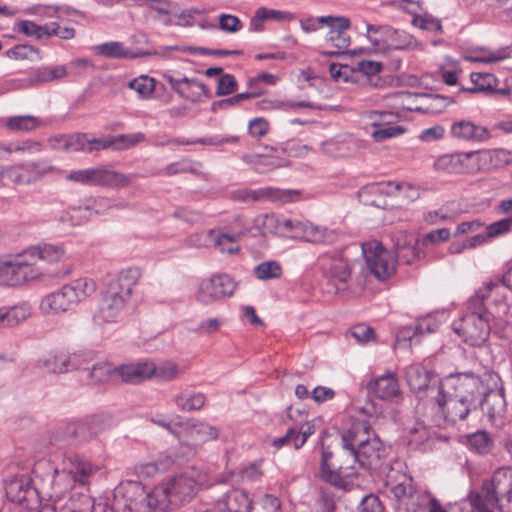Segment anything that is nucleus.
Segmentation results:
<instances>
[{"label": "nucleus", "mask_w": 512, "mask_h": 512, "mask_svg": "<svg viewBox=\"0 0 512 512\" xmlns=\"http://www.w3.org/2000/svg\"><path fill=\"white\" fill-rule=\"evenodd\" d=\"M98 471V466L78 454L64 457L54 469L46 492L56 512H108L107 504L95 503L87 493V485Z\"/></svg>", "instance_id": "obj_1"}, {"label": "nucleus", "mask_w": 512, "mask_h": 512, "mask_svg": "<svg viewBox=\"0 0 512 512\" xmlns=\"http://www.w3.org/2000/svg\"><path fill=\"white\" fill-rule=\"evenodd\" d=\"M508 313L503 287L487 283L470 298L465 313L453 322V330L467 345L479 347L488 340L492 321L502 322Z\"/></svg>", "instance_id": "obj_2"}, {"label": "nucleus", "mask_w": 512, "mask_h": 512, "mask_svg": "<svg viewBox=\"0 0 512 512\" xmlns=\"http://www.w3.org/2000/svg\"><path fill=\"white\" fill-rule=\"evenodd\" d=\"M480 386V379L472 374L450 375L431 390L432 401L446 421L456 423L470 413Z\"/></svg>", "instance_id": "obj_3"}, {"label": "nucleus", "mask_w": 512, "mask_h": 512, "mask_svg": "<svg viewBox=\"0 0 512 512\" xmlns=\"http://www.w3.org/2000/svg\"><path fill=\"white\" fill-rule=\"evenodd\" d=\"M141 272L137 268L122 270L108 284L105 294L92 316V322L97 327L117 323L123 318V312L128 303L133 288L138 283Z\"/></svg>", "instance_id": "obj_4"}, {"label": "nucleus", "mask_w": 512, "mask_h": 512, "mask_svg": "<svg viewBox=\"0 0 512 512\" xmlns=\"http://www.w3.org/2000/svg\"><path fill=\"white\" fill-rule=\"evenodd\" d=\"M201 474L191 468L162 479L152 490L157 512L176 510L193 500L198 492Z\"/></svg>", "instance_id": "obj_5"}, {"label": "nucleus", "mask_w": 512, "mask_h": 512, "mask_svg": "<svg viewBox=\"0 0 512 512\" xmlns=\"http://www.w3.org/2000/svg\"><path fill=\"white\" fill-rule=\"evenodd\" d=\"M341 441L355 449L359 467L376 470L382 466L387 449L366 420H356L341 433Z\"/></svg>", "instance_id": "obj_6"}, {"label": "nucleus", "mask_w": 512, "mask_h": 512, "mask_svg": "<svg viewBox=\"0 0 512 512\" xmlns=\"http://www.w3.org/2000/svg\"><path fill=\"white\" fill-rule=\"evenodd\" d=\"M359 458L355 449L342 441V449L336 454L326 449L322 450L320 475L322 480L331 485L346 490L350 478L356 475Z\"/></svg>", "instance_id": "obj_7"}, {"label": "nucleus", "mask_w": 512, "mask_h": 512, "mask_svg": "<svg viewBox=\"0 0 512 512\" xmlns=\"http://www.w3.org/2000/svg\"><path fill=\"white\" fill-rule=\"evenodd\" d=\"M386 485L390 486L395 509L398 512H421L423 507L431 501V494L419 488L410 475L391 469Z\"/></svg>", "instance_id": "obj_8"}, {"label": "nucleus", "mask_w": 512, "mask_h": 512, "mask_svg": "<svg viewBox=\"0 0 512 512\" xmlns=\"http://www.w3.org/2000/svg\"><path fill=\"white\" fill-rule=\"evenodd\" d=\"M108 512H157L152 501V490L137 481L120 483L113 492L111 503L106 502Z\"/></svg>", "instance_id": "obj_9"}, {"label": "nucleus", "mask_w": 512, "mask_h": 512, "mask_svg": "<svg viewBox=\"0 0 512 512\" xmlns=\"http://www.w3.org/2000/svg\"><path fill=\"white\" fill-rule=\"evenodd\" d=\"M42 272L25 252L11 259H0V286L17 287L40 278Z\"/></svg>", "instance_id": "obj_10"}, {"label": "nucleus", "mask_w": 512, "mask_h": 512, "mask_svg": "<svg viewBox=\"0 0 512 512\" xmlns=\"http://www.w3.org/2000/svg\"><path fill=\"white\" fill-rule=\"evenodd\" d=\"M316 267L336 287L337 291L345 290L346 284L351 277L352 267L340 251H330L321 254L317 258Z\"/></svg>", "instance_id": "obj_11"}, {"label": "nucleus", "mask_w": 512, "mask_h": 512, "mask_svg": "<svg viewBox=\"0 0 512 512\" xmlns=\"http://www.w3.org/2000/svg\"><path fill=\"white\" fill-rule=\"evenodd\" d=\"M362 253L370 272L378 280H386L396 269V258L381 242L371 240L362 244Z\"/></svg>", "instance_id": "obj_12"}, {"label": "nucleus", "mask_w": 512, "mask_h": 512, "mask_svg": "<svg viewBox=\"0 0 512 512\" xmlns=\"http://www.w3.org/2000/svg\"><path fill=\"white\" fill-rule=\"evenodd\" d=\"M230 197L232 200L241 203L272 201L284 204L297 201L300 198V191L273 187L240 188L232 191Z\"/></svg>", "instance_id": "obj_13"}, {"label": "nucleus", "mask_w": 512, "mask_h": 512, "mask_svg": "<svg viewBox=\"0 0 512 512\" xmlns=\"http://www.w3.org/2000/svg\"><path fill=\"white\" fill-rule=\"evenodd\" d=\"M396 191H408L410 192L408 196L412 199L419 196L418 190L409 183L381 182L371 183L363 186L358 191V197L360 201L365 205L384 208L386 206L385 197Z\"/></svg>", "instance_id": "obj_14"}, {"label": "nucleus", "mask_w": 512, "mask_h": 512, "mask_svg": "<svg viewBox=\"0 0 512 512\" xmlns=\"http://www.w3.org/2000/svg\"><path fill=\"white\" fill-rule=\"evenodd\" d=\"M235 289L236 283L232 277L227 274H215L200 282L197 299L205 305L220 302L231 297Z\"/></svg>", "instance_id": "obj_15"}, {"label": "nucleus", "mask_w": 512, "mask_h": 512, "mask_svg": "<svg viewBox=\"0 0 512 512\" xmlns=\"http://www.w3.org/2000/svg\"><path fill=\"white\" fill-rule=\"evenodd\" d=\"M484 490L495 499L499 510L512 509V469L500 468L489 480L483 481Z\"/></svg>", "instance_id": "obj_16"}, {"label": "nucleus", "mask_w": 512, "mask_h": 512, "mask_svg": "<svg viewBox=\"0 0 512 512\" xmlns=\"http://www.w3.org/2000/svg\"><path fill=\"white\" fill-rule=\"evenodd\" d=\"M285 234L292 239L303 240L311 243H326L333 240L334 233L328 229L313 225L308 221L283 218L281 222Z\"/></svg>", "instance_id": "obj_17"}, {"label": "nucleus", "mask_w": 512, "mask_h": 512, "mask_svg": "<svg viewBox=\"0 0 512 512\" xmlns=\"http://www.w3.org/2000/svg\"><path fill=\"white\" fill-rule=\"evenodd\" d=\"M53 166L46 160L31 161L13 165L6 170L7 178L18 185H30L53 171Z\"/></svg>", "instance_id": "obj_18"}, {"label": "nucleus", "mask_w": 512, "mask_h": 512, "mask_svg": "<svg viewBox=\"0 0 512 512\" xmlns=\"http://www.w3.org/2000/svg\"><path fill=\"white\" fill-rule=\"evenodd\" d=\"M181 437L186 438V444L191 453L195 452V448L208 441L218 438L219 430L217 427L209 425L205 422H199L193 419L187 420L180 425Z\"/></svg>", "instance_id": "obj_19"}, {"label": "nucleus", "mask_w": 512, "mask_h": 512, "mask_svg": "<svg viewBox=\"0 0 512 512\" xmlns=\"http://www.w3.org/2000/svg\"><path fill=\"white\" fill-rule=\"evenodd\" d=\"M450 136L463 142L483 143L491 139V131L469 119H458L451 123Z\"/></svg>", "instance_id": "obj_20"}, {"label": "nucleus", "mask_w": 512, "mask_h": 512, "mask_svg": "<svg viewBox=\"0 0 512 512\" xmlns=\"http://www.w3.org/2000/svg\"><path fill=\"white\" fill-rule=\"evenodd\" d=\"M366 31L369 41L380 50H403L409 46V43H397L395 40L400 33L388 25L367 24Z\"/></svg>", "instance_id": "obj_21"}, {"label": "nucleus", "mask_w": 512, "mask_h": 512, "mask_svg": "<svg viewBox=\"0 0 512 512\" xmlns=\"http://www.w3.org/2000/svg\"><path fill=\"white\" fill-rule=\"evenodd\" d=\"M398 259L405 264H412L421 258L419 239L406 231L395 232L392 236Z\"/></svg>", "instance_id": "obj_22"}, {"label": "nucleus", "mask_w": 512, "mask_h": 512, "mask_svg": "<svg viewBox=\"0 0 512 512\" xmlns=\"http://www.w3.org/2000/svg\"><path fill=\"white\" fill-rule=\"evenodd\" d=\"M238 141V137L236 136H229V137H205V138H198L195 140H188L182 137H170L169 135L165 133H157L151 136L150 143L151 145L155 147H166L170 145H194V144H201V145H222L225 143H235Z\"/></svg>", "instance_id": "obj_23"}, {"label": "nucleus", "mask_w": 512, "mask_h": 512, "mask_svg": "<svg viewBox=\"0 0 512 512\" xmlns=\"http://www.w3.org/2000/svg\"><path fill=\"white\" fill-rule=\"evenodd\" d=\"M164 80L182 98L196 101L202 94L208 95V87L195 78H175L170 73L163 74Z\"/></svg>", "instance_id": "obj_24"}, {"label": "nucleus", "mask_w": 512, "mask_h": 512, "mask_svg": "<svg viewBox=\"0 0 512 512\" xmlns=\"http://www.w3.org/2000/svg\"><path fill=\"white\" fill-rule=\"evenodd\" d=\"M68 75L65 65L42 66L36 69L30 76L23 80H13L15 88H27L43 83L60 80Z\"/></svg>", "instance_id": "obj_25"}, {"label": "nucleus", "mask_w": 512, "mask_h": 512, "mask_svg": "<svg viewBox=\"0 0 512 512\" xmlns=\"http://www.w3.org/2000/svg\"><path fill=\"white\" fill-rule=\"evenodd\" d=\"M330 28L327 34V41H329L337 51L325 52L324 55L333 56L343 52L350 45V36L347 30L350 27V20L347 17L333 16V20L329 22Z\"/></svg>", "instance_id": "obj_26"}, {"label": "nucleus", "mask_w": 512, "mask_h": 512, "mask_svg": "<svg viewBox=\"0 0 512 512\" xmlns=\"http://www.w3.org/2000/svg\"><path fill=\"white\" fill-rule=\"evenodd\" d=\"M152 361L122 364L114 369L116 377L129 384H138L152 378Z\"/></svg>", "instance_id": "obj_27"}, {"label": "nucleus", "mask_w": 512, "mask_h": 512, "mask_svg": "<svg viewBox=\"0 0 512 512\" xmlns=\"http://www.w3.org/2000/svg\"><path fill=\"white\" fill-rule=\"evenodd\" d=\"M252 501L246 491L231 489L214 503L219 512H250Z\"/></svg>", "instance_id": "obj_28"}, {"label": "nucleus", "mask_w": 512, "mask_h": 512, "mask_svg": "<svg viewBox=\"0 0 512 512\" xmlns=\"http://www.w3.org/2000/svg\"><path fill=\"white\" fill-rule=\"evenodd\" d=\"M72 308L74 306L64 285L60 289L45 295L39 304V310L44 315H58Z\"/></svg>", "instance_id": "obj_29"}, {"label": "nucleus", "mask_w": 512, "mask_h": 512, "mask_svg": "<svg viewBox=\"0 0 512 512\" xmlns=\"http://www.w3.org/2000/svg\"><path fill=\"white\" fill-rule=\"evenodd\" d=\"M104 430V423L99 417H91L67 426V434L78 442H86Z\"/></svg>", "instance_id": "obj_30"}, {"label": "nucleus", "mask_w": 512, "mask_h": 512, "mask_svg": "<svg viewBox=\"0 0 512 512\" xmlns=\"http://www.w3.org/2000/svg\"><path fill=\"white\" fill-rule=\"evenodd\" d=\"M490 493L484 490L482 483L480 490L470 492L460 503V512H495L497 506Z\"/></svg>", "instance_id": "obj_31"}, {"label": "nucleus", "mask_w": 512, "mask_h": 512, "mask_svg": "<svg viewBox=\"0 0 512 512\" xmlns=\"http://www.w3.org/2000/svg\"><path fill=\"white\" fill-rule=\"evenodd\" d=\"M367 389L381 400H392L401 394L395 374L387 373L367 384Z\"/></svg>", "instance_id": "obj_32"}, {"label": "nucleus", "mask_w": 512, "mask_h": 512, "mask_svg": "<svg viewBox=\"0 0 512 512\" xmlns=\"http://www.w3.org/2000/svg\"><path fill=\"white\" fill-rule=\"evenodd\" d=\"M437 329L438 323L431 317H425L415 325L402 327L397 334L396 341L397 343L408 341L410 345L418 344L420 336L435 332Z\"/></svg>", "instance_id": "obj_33"}, {"label": "nucleus", "mask_w": 512, "mask_h": 512, "mask_svg": "<svg viewBox=\"0 0 512 512\" xmlns=\"http://www.w3.org/2000/svg\"><path fill=\"white\" fill-rule=\"evenodd\" d=\"M405 374L411 390L415 392L427 390L432 400V396L435 395V393H432L431 390L437 389V386H430L431 379L434 375L431 370L420 364H412L407 367Z\"/></svg>", "instance_id": "obj_34"}, {"label": "nucleus", "mask_w": 512, "mask_h": 512, "mask_svg": "<svg viewBox=\"0 0 512 512\" xmlns=\"http://www.w3.org/2000/svg\"><path fill=\"white\" fill-rule=\"evenodd\" d=\"M64 286L74 307L93 296L97 291L96 282L87 277L75 279Z\"/></svg>", "instance_id": "obj_35"}, {"label": "nucleus", "mask_w": 512, "mask_h": 512, "mask_svg": "<svg viewBox=\"0 0 512 512\" xmlns=\"http://www.w3.org/2000/svg\"><path fill=\"white\" fill-rule=\"evenodd\" d=\"M131 176L107 169L104 166L94 167L93 186L121 188L129 185Z\"/></svg>", "instance_id": "obj_36"}, {"label": "nucleus", "mask_w": 512, "mask_h": 512, "mask_svg": "<svg viewBox=\"0 0 512 512\" xmlns=\"http://www.w3.org/2000/svg\"><path fill=\"white\" fill-rule=\"evenodd\" d=\"M5 491L7 498L16 503L26 502L35 494L29 481L23 477L9 480L5 485Z\"/></svg>", "instance_id": "obj_37"}, {"label": "nucleus", "mask_w": 512, "mask_h": 512, "mask_svg": "<svg viewBox=\"0 0 512 512\" xmlns=\"http://www.w3.org/2000/svg\"><path fill=\"white\" fill-rule=\"evenodd\" d=\"M204 394L189 389H184L172 398L174 405L183 412L200 410L205 404Z\"/></svg>", "instance_id": "obj_38"}, {"label": "nucleus", "mask_w": 512, "mask_h": 512, "mask_svg": "<svg viewBox=\"0 0 512 512\" xmlns=\"http://www.w3.org/2000/svg\"><path fill=\"white\" fill-rule=\"evenodd\" d=\"M25 254L33 263L37 259L54 263L63 258L64 249L61 246L44 243L28 248Z\"/></svg>", "instance_id": "obj_39"}, {"label": "nucleus", "mask_w": 512, "mask_h": 512, "mask_svg": "<svg viewBox=\"0 0 512 512\" xmlns=\"http://www.w3.org/2000/svg\"><path fill=\"white\" fill-rule=\"evenodd\" d=\"M174 463L168 455H160L156 460L142 462L135 466V472L140 478H153L159 473L167 471Z\"/></svg>", "instance_id": "obj_40"}, {"label": "nucleus", "mask_w": 512, "mask_h": 512, "mask_svg": "<svg viewBox=\"0 0 512 512\" xmlns=\"http://www.w3.org/2000/svg\"><path fill=\"white\" fill-rule=\"evenodd\" d=\"M6 328H14L29 319L32 315V307L27 302H21L14 306H3Z\"/></svg>", "instance_id": "obj_41"}, {"label": "nucleus", "mask_w": 512, "mask_h": 512, "mask_svg": "<svg viewBox=\"0 0 512 512\" xmlns=\"http://www.w3.org/2000/svg\"><path fill=\"white\" fill-rule=\"evenodd\" d=\"M67 362L68 352L52 351L39 360V365L49 373L63 374L68 373Z\"/></svg>", "instance_id": "obj_42"}, {"label": "nucleus", "mask_w": 512, "mask_h": 512, "mask_svg": "<svg viewBox=\"0 0 512 512\" xmlns=\"http://www.w3.org/2000/svg\"><path fill=\"white\" fill-rule=\"evenodd\" d=\"M485 151L461 152L462 173L488 172Z\"/></svg>", "instance_id": "obj_43"}, {"label": "nucleus", "mask_w": 512, "mask_h": 512, "mask_svg": "<svg viewBox=\"0 0 512 512\" xmlns=\"http://www.w3.org/2000/svg\"><path fill=\"white\" fill-rule=\"evenodd\" d=\"M91 50L95 55L105 58L127 59L135 57V55L130 53L124 47V44L119 41H110L95 45L91 47Z\"/></svg>", "instance_id": "obj_44"}, {"label": "nucleus", "mask_w": 512, "mask_h": 512, "mask_svg": "<svg viewBox=\"0 0 512 512\" xmlns=\"http://www.w3.org/2000/svg\"><path fill=\"white\" fill-rule=\"evenodd\" d=\"M371 125L374 128L371 133V137L376 142H382L384 140L397 137L406 131L403 126L389 125V121H373L371 122Z\"/></svg>", "instance_id": "obj_45"}, {"label": "nucleus", "mask_w": 512, "mask_h": 512, "mask_svg": "<svg viewBox=\"0 0 512 512\" xmlns=\"http://www.w3.org/2000/svg\"><path fill=\"white\" fill-rule=\"evenodd\" d=\"M243 232L236 234L222 233L214 236L213 231H209L208 235L213 237V242L216 247L223 253L235 254L240 250V246L237 244Z\"/></svg>", "instance_id": "obj_46"}, {"label": "nucleus", "mask_w": 512, "mask_h": 512, "mask_svg": "<svg viewBox=\"0 0 512 512\" xmlns=\"http://www.w3.org/2000/svg\"><path fill=\"white\" fill-rule=\"evenodd\" d=\"M42 121L32 115L12 116L6 120V127L14 132H29L37 129Z\"/></svg>", "instance_id": "obj_47"}, {"label": "nucleus", "mask_w": 512, "mask_h": 512, "mask_svg": "<svg viewBox=\"0 0 512 512\" xmlns=\"http://www.w3.org/2000/svg\"><path fill=\"white\" fill-rule=\"evenodd\" d=\"M7 58L12 60H29L32 62L40 61L42 59L41 51L28 44L15 45L5 52Z\"/></svg>", "instance_id": "obj_48"}, {"label": "nucleus", "mask_w": 512, "mask_h": 512, "mask_svg": "<svg viewBox=\"0 0 512 512\" xmlns=\"http://www.w3.org/2000/svg\"><path fill=\"white\" fill-rule=\"evenodd\" d=\"M488 171L512 164V151L503 148L484 150Z\"/></svg>", "instance_id": "obj_49"}, {"label": "nucleus", "mask_w": 512, "mask_h": 512, "mask_svg": "<svg viewBox=\"0 0 512 512\" xmlns=\"http://www.w3.org/2000/svg\"><path fill=\"white\" fill-rule=\"evenodd\" d=\"M511 57V51L509 47H501L496 50H485L480 49L475 52V55L471 58L474 62L493 64L503 61Z\"/></svg>", "instance_id": "obj_50"}, {"label": "nucleus", "mask_w": 512, "mask_h": 512, "mask_svg": "<svg viewBox=\"0 0 512 512\" xmlns=\"http://www.w3.org/2000/svg\"><path fill=\"white\" fill-rule=\"evenodd\" d=\"M434 168L446 173H462L461 152L440 156L434 162Z\"/></svg>", "instance_id": "obj_51"}, {"label": "nucleus", "mask_w": 512, "mask_h": 512, "mask_svg": "<svg viewBox=\"0 0 512 512\" xmlns=\"http://www.w3.org/2000/svg\"><path fill=\"white\" fill-rule=\"evenodd\" d=\"M152 367L154 369V371H152V377L160 381H172L176 379L180 373L178 365L170 361H164L159 364L152 361Z\"/></svg>", "instance_id": "obj_52"}, {"label": "nucleus", "mask_w": 512, "mask_h": 512, "mask_svg": "<svg viewBox=\"0 0 512 512\" xmlns=\"http://www.w3.org/2000/svg\"><path fill=\"white\" fill-rule=\"evenodd\" d=\"M113 146L115 150H126L142 143L146 140V136L142 132H136L131 134H121L118 136H111Z\"/></svg>", "instance_id": "obj_53"}, {"label": "nucleus", "mask_w": 512, "mask_h": 512, "mask_svg": "<svg viewBox=\"0 0 512 512\" xmlns=\"http://www.w3.org/2000/svg\"><path fill=\"white\" fill-rule=\"evenodd\" d=\"M254 274L259 280H270L282 275V268L276 261H265L254 268Z\"/></svg>", "instance_id": "obj_54"}, {"label": "nucleus", "mask_w": 512, "mask_h": 512, "mask_svg": "<svg viewBox=\"0 0 512 512\" xmlns=\"http://www.w3.org/2000/svg\"><path fill=\"white\" fill-rule=\"evenodd\" d=\"M128 87L137 92L140 98L149 99L155 90V80L148 76H140L128 83Z\"/></svg>", "instance_id": "obj_55"}, {"label": "nucleus", "mask_w": 512, "mask_h": 512, "mask_svg": "<svg viewBox=\"0 0 512 512\" xmlns=\"http://www.w3.org/2000/svg\"><path fill=\"white\" fill-rule=\"evenodd\" d=\"M116 207L120 208V204H115L111 199L105 197H99L95 199L92 205H87L85 207L73 208L72 212L77 214L87 213L93 211L95 214H104L108 212L111 208Z\"/></svg>", "instance_id": "obj_56"}, {"label": "nucleus", "mask_w": 512, "mask_h": 512, "mask_svg": "<svg viewBox=\"0 0 512 512\" xmlns=\"http://www.w3.org/2000/svg\"><path fill=\"white\" fill-rule=\"evenodd\" d=\"M19 32L26 36H34L36 39L49 38V24L37 25L29 20H22L18 22Z\"/></svg>", "instance_id": "obj_57"}, {"label": "nucleus", "mask_w": 512, "mask_h": 512, "mask_svg": "<svg viewBox=\"0 0 512 512\" xmlns=\"http://www.w3.org/2000/svg\"><path fill=\"white\" fill-rule=\"evenodd\" d=\"M431 437V430L423 422L417 421L409 429V444L418 447L428 441Z\"/></svg>", "instance_id": "obj_58"}, {"label": "nucleus", "mask_w": 512, "mask_h": 512, "mask_svg": "<svg viewBox=\"0 0 512 512\" xmlns=\"http://www.w3.org/2000/svg\"><path fill=\"white\" fill-rule=\"evenodd\" d=\"M243 160L247 163L253 164L254 166L265 165L270 168H277L284 166V161L280 160L277 156L274 155H245L243 156Z\"/></svg>", "instance_id": "obj_59"}, {"label": "nucleus", "mask_w": 512, "mask_h": 512, "mask_svg": "<svg viewBox=\"0 0 512 512\" xmlns=\"http://www.w3.org/2000/svg\"><path fill=\"white\" fill-rule=\"evenodd\" d=\"M469 446L480 454L490 450L491 440L485 431H478L468 437Z\"/></svg>", "instance_id": "obj_60"}, {"label": "nucleus", "mask_w": 512, "mask_h": 512, "mask_svg": "<svg viewBox=\"0 0 512 512\" xmlns=\"http://www.w3.org/2000/svg\"><path fill=\"white\" fill-rule=\"evenodd\" d=\"M114 369L108 363H97L91 368L89 376L95 383H103L108 381L111 376H115Z\"/></svg>", "instance_id": "obj_61"}, {"label": "nucleus", "mask_w": 512, "mask_h": 512, "mask_svg": "<svg viewBox=\"0 0 512 512\" xmlns=\"http://www.w3.org/2000/svg\"><path fill=\"white\" fill-rule=\"evenodd\" d=\"M284 217H279L275 214L264 215L262 217L261 225L263 227L264 233L278 234L284 235L285 230L282 225Z\"/></svg>", "instance_id": "obj_62"}, {"label": "nucleus", "mask_w": 512, "mask_h": 512, "mask_svg": "<svg viewBox=\"0 0 512 512\" xmlns=\"http://www.w3.org/2000/svg\"><path fill=\"white\" fill-rule=\"evenodd\" d=\"M471 81L474 85L473 91L483 92L493 90L495 78L493 75L488 73H472Z\"/></svg>", "instance_id": "obj_63"}, {"label": "nucleus", "mask_w": 512, "mask_h": 512, "mask_svg": "<svg viewBox=\"0 0 512 512\" xmlns=\"http://www.w3.org/2000/svg\"><path fill=\"white\" fill-rule=\"evenodd\" d=\"M238 88L237 81L232 74H223L219 77L216 88L217 96H224L234 93Z\"/></svg>", "instance_id": "obj_64"}]
</instances>
